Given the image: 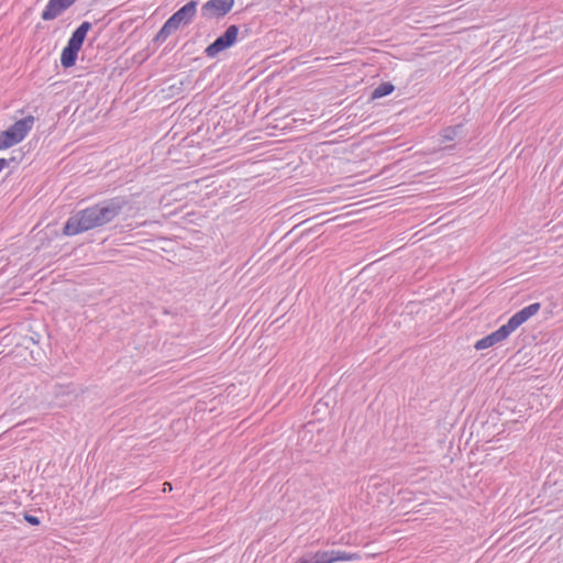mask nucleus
<instances>
[{
	"label": "nucleus",
	"instance_id": "nucleus-7",
	"mask_svg": "<svg viewBox=\"0 0 563 563\" xmlns=\"http://www.w3.org/2000/svg\"><path fill=\"white\" fill-rule=\"evenodd\" d=\"M77 0H49L43 10L41 18L44 21H51L59 16L64 11L71 7Z\"/></svg>",
	"mask_w": 563,
	"mask_h": 563
},
{
	"label": "nucleus",
	"instance_id": "nucleus-17",
	"mask_svg": "<svg viewBox=\"0 0 563 563\" xmlns=\"http://www.w3.org/2000/svg\"><path fill=\"white\" fill-rule=\"evenodd\" d=\"M11 161H14V158H11V159H5V158H0V173L9 166L10 162Z\"/></svg>",
	"mask_w": 563,
	"mask_h": 563
},
{
	"label": "nucleus",
	"instance_id": "nucleus-2",
	"mask_svg": "<svg viewBox=\"0 0 563 563\" xmlns=\"http://www.w3.org/2000/svg\"><path fill=\"white\" fill-rule=\"evenodd\" d=\"M34 117L27 115L15 121L7 130L0 131V151L21 143L34 125Z\"/></svg>",
	"mask_w": 563,
	"mask_h": 563
},
{
	"label": "nucleus",
	"instance_id": "nucleus-4",
	"mask_svg": "<svg viewBox=\"0 0 563 563\" xmlns=\"http://www.w3.org/2000/svg\"><path fill=\"white\" fill-rule=\"evenodd\" d=\"M240 29L238 25L232 24L230 25L223 34L218 36L211 44H209L206 49L205 54L209 58H214L220 54L221 52L232 47L239 37Z\"/></svg>",
	"mask_w": 563,
	"mask_h": 563
},
{
	"label": "nucleus",
	"instance_id": "nucleus-16",
	"mask_svg": "<svg viewBox=\"0 0 563 563\" xmlns=\"http://www.w3.org/2000/svg\"><path fill=\"white\" fill-rule=\"evenodd\" d=\"M24 520L30 523L31 526H38L41 523V520L38 517L31 515L29 512L24 514Z\"/></svg>",
	"mask_w": 563,
	"mask_h": 563
},
{
	"label": "nucleus",
	"instance_id": "nucleus-6",
	"mask_svg": "<svg viewBox=\"0 0 563 563\" xmlns=\"http://www.w3.org/2000/svg\"><path fill=\"white\" fill-rule=\"evenodd\" d=\"M198 2L195 0L189 1L177 10L168 21L178 30L181 25L191 23L197 12Z\"/></svg>",
	"mask_w": 563,
	"mask_h": 563
},
{
	"label": "nucleus",
	"instance_id": "nucleus-13",
	"mask_svg": "<svg viewBox=\"0 0 563 563\" xmlns=\"http://www.w3.org/2000/svg\"><path fill=\"white\" fill-rule=\"evenodd\" d=\"M395 90V86L390 82H383L374 89L372 92L373 99L383 98L390 95Z\"/></svg>",
	"mask_w": 563,
	"mask_h": 563
},
{
	"label": "nucleus",
	"instance_id": "nucleus-12",
	"mask_svg": "<svg viewBox=\"0 0 563 563\" xmlns=\"http://www.w3.org/2000/svg\"><path fill=\"white\" fill-rule=\"evenodd\" d=\"M177 29L167 20L154 37V41L157 43H163Z\"/></svg>",
	"mask_w": 563,
	"mask_h": 563
},
{
	"label": "nucleus",
	"instance_id": "nucleus-14",
	"mask_svg": "<svg viewBox=\"0 0 563 563\" xmlns=\"http://www.w3.org/2000/svg\"><path fill=\"white\" fill-rule=\"evenodd\" d=\"M463 131V124L448 126L443 129L441 136L443 141H453Z\"/></svg>",
	"mask_w": 563,
	"mask_h": 563
},
{
	"label": "nucleus",
	"instance_id": "nucleus-15",
	"mask_svg": "<svg viewBox=\"0 0 563 563\" xmlns=\"http://www.w3.org/2000/svg\"><path fill=\"white\" fill-rule=\"evenodd\" d=\"M497 343H499V342L497 341L496 336L492 332L490 334L486 335L485 338L478 340L475 343L474 347L479 351V350H485L487 347H490Z\"/></svg>",
	"mask_w": 563,
	"mask_h": 563
},
{
	"label": "nucleus",
	"instance_id": "nucleus-18",
	"mask_svg": "<svg viewBox=\"0 0 563 563\" xmlns=\"http://www.w3.org/2000/svg\"><path fill=\"white\" fill-rule=\"evenodd\" d=\"M164 492L172 490V484L170 483H164Z\"/></svg>",
	"mask_w": 563,
	"mask_h": 563
},
{
	"label": "nucleus",
	"instance_id": "nucleus-9",
	"mask_svg": "<svg viewBox=\"0 0 563 563\" xmlns=\"http://www.w3.org/2000/svg\"><path fill=\"white\" fill-rule=\"evenodd\" d=\"M92 27V24L88 21H84L70 35L68 44L81 48L84 41L87 36L88 31Z\"/></svg>",
	"mask_w": 563,
	"mask_h": 563
},
{
	"label": "nucleus",
	"instance_id": "nucleus-3",
	"mask_svg": "<svg viewBox=\"0 0 563 563\" xmlns=\"http://www.w3.org/2000/svg\"><path fill=\"white\" fill-rule=\"evenodd\" d=\"M358 559L360 555L357 553L330 550L305 554L296 563H334L339 561H355Z\"/></svg>",
	"mask_w": 563,
	"mask_h": 563
},
{
	"label": "nucleus",
	"instance_id": "nucleus-11",
	"mask_svg": "<svg viewBox=\"0 0 563 563\" xmlns=\"http://www.w3.org/2000/svg\"><path fill=\"white\" fill-rule=\"evenodd\" d=\"M515 330V325L510 322V320L507 321L506 324H503L499 329L494 331V335L496 336L498 342L504 341L507 339Z\"/></svg>",
	"mask_w": 563,
	"mask_h": 563
},
{
	"label": "nucleus",
	"instance_id": "nucleus-10",
	"mask_svg": "<svg viewBox=\"0 0 563 563\" xmlns=\"http://www.w3.org/2000/svg\"><path fill=\"white\" fill-rule=\"evenodd\" d=\"M80 49L76 46L68 44L63 48L60 55V64L64 68H69L75 65Z\"/></svg>",
	"mask_w": 563,
	"mask_h": 563
},
{
	"label": "nucleus",
	"instance_id": "nucleus-5",
	"mask_svg": "<svg viewBox=\"0 0 563 563\" xmlns=\"http://www.w3.org/2000/svg\"><path fill=\"white\" fill-rule=\"evenodd\" d=\"M234 0H209L202 4L201 16L206 20L224 18L233 8Z\"/></svg>",
	"mask_w": 563,
	"mask_h": 563
},
{
	"label": "nucleus",
	"instance_id": "nucleus-1",
	"mask_svg": "<svg viewBox=\"0 0 563 563\" xmlns=\"http://www.w3.org/2000/svg\"><path fill=\"white\" fill-rule=\"evenodd\" d=\"M129 205L130 201L124 196L101 200L69 217L64 224L63 233L71 236L104 227L117 219Z\"/></svg>",
	"mask_w": 563,
	"mask_h": 563
},
{
	"label": "nucleus",
	"instance_id": "nucleus-8",
	"mask_svg": "<svg viewBox=\"0 0 563 563\" xmlns=\"http://www.w3.org/2000/svg\"><path fill=\"white\" fill-rule=\"evenodd\" d=\"M540 308L541 305L539 302L531 303L516 312L509 320L515 325V328L518 329L527 320L537 314Z\"/></svg>",
	"mask_w": 563,
	"mask_h": 563
}]
</instances>
